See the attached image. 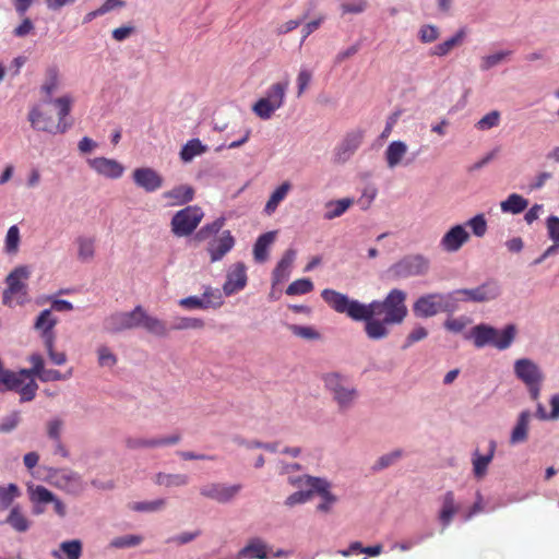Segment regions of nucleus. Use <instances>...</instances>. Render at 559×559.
I'll return each mask as SVG.
<instances>
[{"mask_svg":"<svg viewBox=\"0 0 559 559\" xmlns=\"http://www.w3.org/2000/svg\"><path fill=\"white\" fill-rule=\"evenodd\" d=\"M467 225L473 229L477 237H483L487 230V223L484 215L478 214L467 222Z\"/></svg>","mask_w":559,"mask_h":559,"instance_id":"nucleus-62","label":"nucleus"},{"mask_svg":"<svg viewBox=\"0 0 559 559\" xmlns=\"http://www.w3.org/2000/svg\"><path fill=\"white\" fill-rule=\"evenodd\" d=\"M510 55H511V51H499V52L486 56L481 60L480 68L483 70H489L490 68L502 62Z\"/></svg>","mask_w":559,"mask_h":559,"instance_id":"nucleus-56","label":"nucleus"},{"mask_svg":"<svg viewBox=\"0 0 559 559\" xmlns=\"http://www.w3.org/2000/svg\"><path fill=\"white\" fill-rule=\"evenodd\" d=\"M241 490V485L227 486L221 483H211L200 489V493L218 503L230 502Z\"/></svg>","mask_w":559,"mask_h":559,"instance_id":"nucleus-14","label":"nucleus"},{"mask_svg":"<svg viewBox=\"0 0 559 559\" xmlns=\"http://www.w3.org/2000/svg\"><path fill=\"white\" fill-rule=\"evenodd\" d=\"M168 206H179L189 203L194 198V189L189 185H179L162 194Z\"/></svg>","mask_w":559,"mask_h":559,"instance_id":"nucleus-20","label":"nucleus"},{"mask_svg":"<svg viewBox=\"0 0 559 559\" xmlns=\"http://www.w3.org/2000/svg\"><path fill=\"white\" fill-rule=\"evenodd\" d=\"M516 335V328L508 324L502 331H499L488 324H478L471 330V336L474 345L478 348L491 345L500 350L511 346Z\"/></svg>","mask_w":559,"mask_h":559,"instance_id":"nucleus-2","label":"nucleus"},{"mask_svg":"<svg viewBox=\"0 0 559 559\" xmlns=\"http://www.w3.org/2000/svg\"><path fill=\"white\" fill-rule=\"evenodd\" d=\"M225 225V218L218 217L214 222L202 226L198 233L195 234V240L204 241L209 239L211 236L216 235L221 231V229Z\"/></svg>","mask_w":559,"mask_h":559,"instance_id":"nucleus-42","label":"nucleus"},{"mask_svg":"<svg viewBox=\"0 0 559 559\" xmlns=\"http://www.w3.org/2000/svg\"><path fill=\"white\" fill-rule=\"evenodd\" d=\"M454 295V304L459 301L485 302L496 299L500 295V286L497 281L489 280L475 288L456 289L451 292Z\"/></svg>","mask_w":559,"mask_h":559,"instance_id":"nucleus-8","label":"nucleus"},{"mask_svg":"<svg viewBox=\"0 0 559 559\" xmlns=\"http://www.w3.org/2000/svg\"><path fill=\"white\" fill-rule=\"evenodd\" d=\"M324 383L341 409H347L353 405L357 397V390L349 385L344 377L338 373H328L324 377Z\"/></svg>","mask_w":559,"mask_h":559,"instance_id":"nucleus-7","label":"nucleus"},{"mask_svg":"<svg viewBox=\"0 0 559 559\" xmlns=\"http://www.w3.org/2000/svg\"><path fill=\"white\" fill-rule=\"evenodd\" d=\"M204 213L200 206L189 205L178 211L171 218V233L177 237L190 236L203 219Z\"/></svg>","mask_w":559,"mask_h":559,"instance_id":"nucleus-5","label":"nucleus"},{"mask_svg":"<svg viewBox=\"0 0 559 559\" xmlns=\"http://www.w3.org/2000/svg\"><path fill=\"white\" fill-rule=\"evenodd\" d=\"M403 455L402 450H394L391 453L384 454L374 464V469H383L395 463Z\"/></svg>","mask_w":559,"mask_h":559,"instance_id":"nucleus-61","label":"nucleus"},{"mask_svg":"<svg viewBox=\"0 0 559 559\" xmlns=\"http://www.w3.org/2000/svg\"><path fill=\"white\" fill-rule=\"evenodd\" d=\"M155 483L159 486L170 487H182L188 485L189 476L186 474H166L158 473L155 477Z\"/></svg>","mask_w":559,"mask_h":559,"instance_id":"nucleus-37","label":"nucleus"},{"mask_svg":"<svg viewBox=\"0 0 559 559\" xmlns=\"http://www.w3.org/2000/svg\"><path fill=\"white\" fill-rule=\"evenodd\" d=\"M28 361L32 364V367L28 369H22L24 381H29L31 379H34V377H37L41 382H51L67 380L72 376V369L68 370L66 373H61L56 369H46L43 356L37 353L32 354L28 357Z\"/></svg>","mask_w":559,"mask_h":559,"instance_id":"nucleus-9","label":"nucleus"},{"mask_svg":"<svg viewBox=\"0 0 559 559\" xmlns=\"http://www.w3.org/2000/svg\"><path fill=\"white\" fill-rule=\"evenodd\" d=\"M439 29L435 25H424L420 27L418 33V37L424 44L433 43L439 38Z\"/></svg>","mask_w":559,"mask_h":559,"instance_id":"nucleus-59","label":"nucleus"},{"mask_svg":"<svg viewBox=\"0 0 559 559\" xmlns=\"http://www.w3.org/2000/svg\"><path fill=\"white\" fill-rule=\"evenodd\" d=\"M59 86V73L57 68L51 67L46 71V81L41 85V92L47 96H51Z\"/></svg>","mask_w":559,"mask_h":559,"instance_id":"nucleus-47","label":"nucleus"},{"mask_svg":"<svg viewBox=\"0 0 559 559\" xmlns=\"http://www.w3.org/2000/svg\"><path fill=\"white\" fill-rule=\"evenodd\" d=\"M465 36V29H459L451 38L433 46L432 49L430 50V55L437 57L447 56L454 47L460 46L463 43Z\"/></svg>","mask_w":559,"mask_h":559,"instance_id":"nucleus-27","label":"nucleus"},{"mask_svg":"<svg viewBox=\"0 0 559 559\" xmlns=\"http://www.w3.org/2000/svg\"><path fill=\"white\" fill-rule=\"evenodd\" d=\"M57 324V319L52 317L51 310L45 309L43 310L35 321V329L38 330L41 334L44 343L47 342V337L51 336L55 340V333L52 332L53 328Z\"/></svg>","mask_w":559,"mask_h":559,"instance_id":"nucleus-25","label":"nucleus"},{"mask_svg":"<svg viewBox=\"0 0 559 559\" xmlns=\"http://www.w3.org/2000/svg\"><path fill=\"white\" fill-rule=\"evenodd\" d=\"M353 204L352 199H341L336 201H330L325 204L326 212L324 213V219L331 221L342 216Z\"/></svg>","mask_w":559,"mask_h":559,"instance_id":"nucleus-36","label":"nucleus"},{"mask_svg":"<svg viewBox=\"0 0 559 559\" xmlns=\"http://www.w3.org/2000/svg\"><path fill=\"white\" fill-rule=\"evenodd\" d=\"M429 269V262L421 255L406 257L390 267V273L396 278L417 276L425 274Z\"/></svg>","mask_w":559,"mask_h":559,"instance_id":"nucleus-11","label":"nucleus"},{"mask_svg":"<svg viewBox=\"0 0 559 559\" xmlns=\"http://www.w3.org/2000/svg\"><path fill=\"white\" fill-rule=\"evenodd\" d=\"M55 497L56 496L52 491L41 485H37L35 488L29 490L31 501L35 504L51 503V501L55 500Z\"/></svg>","mask_w":559,"mask_h":559,"instance_id":"nucleus-45","label":"nucleus"},{"mask_svg":"<svg viewBox=\"0 0 559 559\" xmlns=\"http://www.w3.org/2000/svg\"><path fill=\"white\" fill-rule=\"evenodd\" d=\"M362 131H354L346 135L340 146V153L344 154V159L352 155L362 143Z\"/></svg>","mask_w":559,"mask_h":559,"instance_id":"nucleus-39","label":"nucleus"},{"mask_svg":"<svg viewBox=\"0 0 559 559\" xmlns=\"http://www.w3.org/2000/svg\"><path fill=\"white\" fill-rule=\"evenodd\" d=\"M548 237L559 246V217L551 215L546 221Z\"/></svg>","mask_w":559,"mask_h":559,"instance_id":"nucleus-63","label":"nucleus"},{"mask_svg":"<svg viewBox=\"0 0 559 559\" xmlns=\"http://www.w3.org/2000/svg\"><path fill=\"white\" fill-rule=\"evenodd\" d=\"M207 309H217L224 304L223 294L219 288L206 287L202 294Z\"/></svg>","mask_w":559,"mask_h":559,"instance_id":"nucleus-44","label":"nucleus"},{"mask_svg":"<svg viewBox=\"0 0 559 559\" xmlns=\"http://www.w3.org/2000/svg\"><path fill=\"white\" fill-rule=\"evenodd\" d=\"M76 243H78V258L83 262L91 261L94 258V253H95L94 239L87 238V237H79L76 239Z\"/></svg>","mask_w":559,"mask_h":559,"instance_id":"nucleus-41","label":"nucleus"},{"mask_svg":"<svg viewBox=\"0 0 559 559\" xmlns=\"http://www.w3.org/2000/svg\"><path fill=\"white\" fill-rule=\"evenodd\" d=\"M132 178L134 183L146 192H154L162 188L163 177L153 168L140 167L133 170Z\"/></svg>","mask_w":559,"mask_h":559,"instance_id":"nucleus-17","label":"nucleus"},{"mask_svg":"<svg viewBox=\"0 0 559 559\" xmlns=\"http://www.w3.org/2000/svg\"><path fill=\"white\" fill-rule=\"evenodd\" d=\"M296 251L294 249H288L283 254L282 259L278 261L276 267L273 271V277L275 282H281L288 277L289 270L295 261Z\"/></svg>","mask_w":559,"mask_h":559,"instance_id":"nucleus-31","label":"nucleus"},{"mask_svg":"<svg viewBox=\"0 0 559 559\" xmlns=\"http://www.w3.org/2000/svg\"><path fill=\"white\" fill-rule=\"evenodd\" d=\"M313 289V283L309 278H299L294 281L286 288V294L289 296L304 295Z\"/></svg>","mask_w":559,"mask_h":559,"instance_id":"nucleus-50","label":"nucleus"},{"mask_svg":"<svg viewBox=\"0 0 559 559\" xmlns=\"http://www.w3.org/2000/svg\"><path fill=\"white\" fill-rule=\"evenodd\" d=\"M225 225V218L218 217L214 222L202 226L198 233L195 234V240L204 241L209 239L211 236L216 235L221 231V229Z\"/></svg>","mask_w":559,"mask_h":559,"instance_id":"nucleus-43","label":"nucleus"},{"mask_svg":"<svg viewBox=\"0 0 559 559\" xmlns=\"http://www.w3.org/2000/svg\"><path fill=\"white\" fill-rule=\"evenodd\" d=\"M82 555V543L79 539L62 542L59 550H53L56 559H80Z\"/></svg>","mask_w":559,"mask_h":559,"instance_id":"nucleus-28","label":"nucleus"},{"mask_svg":"<svg viewBox=\"0 0 559 559\" xmlns=\"http://www.w3.org/2000/svg\"><path fill=\"white\" fill-rule=\"evenodd\" d=\"M7 523L16 532H26L29 528L28 519L22 513L20 507H13L7 518Z\"/></svg>","mask_w":559,"mask_h":559,"instance_id":"nucleus-40","label":"nucleus"},{"mask_svg":"<svg viewBox=\"0 0 559 559\" xmlns=\"http://www.w3.org/2000/svg\"><path fill=\"white\" fill-rule=\"evenodd\" d=\"M528 205V201L518 193L510 194L507 200L500 203L503 213L520 214Z\"/></svg>","mask_w":559,"mask_h":559,"instance_id":"nucleus-32","label":"nucleus"},{"mask_svg":"<svg viewBox=\"0 0 559 559\" xmlns=\"http://www.w3.org/2000/svg\"><path fill=\"white\" fill-rule=\"evenodd\" d=\"M55 106L58 108V122H67L66 118L71 111L73 99L66 95L59 98H56L53 102Z\"/></svg>","mask_w":559,"mask_h":559,"instance_id":"nucleus-53","label":"nucleus"},{"mask_svg":"<svg viewBox=\"0 0 559 559\" xmlns=\"http://www.w3.org/2000/svg\"><path fill=\"white\" fill-rule=\"evenodd\" d=\"M31 272L27 266L21 265L11 271L5 277L7 288L2 294V302L8 307L14 304L24 305L28 300L27 281Z\"/></svg>","mask_w":559,"mask_h":559,"instance_id":"nucleus-3","label":"nucleus"},{"mask_svg":"<svg viewBox=\"0 0 559 559\" xmlns=\"http://www.w3.org/2000/svg\"><path fill=\"white\" fill-rule=\"evenodd\" d=\"M306 484L311 488L310 490L313 492H318L320 496H324L326 493H331L329 490V483L324 479L318 477H306Z\"/></svg>","mask_w":559,"mask_h":559,"instance_id":"nucleus-55","label":"nucleus"},{"mask_svg":"<svg viewBox=\"0 0 559 559\" xmlns=\"http://www.w3.org/2000/svg\"><path fill=\"white\" fill-rule=\"evenodd\" d=\"M140 326L144 328L147 332L157 336H165L167 334V328L165 322L155 317L148 316L144 309L143 316H141Z\"/></svg>","mask_w":559,"mask_h":559,"instance_id":"nucleus-35","label":"nucleus"},{"mask_svg":"<svg viewBox=\"0 0 559 559\" xmlns=\"http://www.w3.org/2000/svg\"><path fill=\"white\" fill-rule=\"evenodd\" d=\"M49 359L57 366H62L67 362V355L64 352L55 350V340L51 336L47 337V342L44 343Z\"/></svg>","mask_w":559,"mask_h":559,"instance_id":"nucleus-52","label":"nucleus"},{"mask_svg":"<svg viewBox=\"0 0 559 559\" xmlns=\"http://www.w3.org/2000/svg\"><path fill=\"white\" fill-rule=\"evenodd\" d=\"M247 267L242 262H237L230 266L227 272L226 281L223 285V292L226 296H231L242 290L247 285Z\"/></svg>","mask_w":559,"mask_h":559,"instance_id":"nucleus-15","label":"nucleus"},{"mask_svg":"<svg viewBox=\"0 0 559 559\" xmlns=\"http://www.w3.org/2000/svg\"><path fill=\"white\" fill-rule=\"evenodd\" d=\"M514 373L527 386L531 399L537 401L544 380V374L538 366L531 359L521 358L514 362Z\"/></svg>","mask_w":559,"mask_h":559,"instance_id":"nucleus-6","label":"nucleus"},{"mask_svg":"<svg viewBox=\"0 0 559 559\" xmlns=\"http://www.w3.org/2000/svg\"><path fill=\"white\" fill-rule=\"evenodd\" d=\"M290 331L299 337L307 338V340H317L320 337V334L310 326H302V325H290Z\"/></svg>","mask_w":559,"mask_h":559,"instance_id":"nucleus-64","label":"nucleus"},{"mask_svg":"<svg viewBox=\"0 0 559 559\" xmlns=\"http://www.w3.org/2000/svg\"><path fill=\"white\" fill-rule=\"evenodd\" d=\"M550 406H551V412L548 414L546 412L545 407L543 406V404L538 403L537 409H536V416L543 420L559 419V394H555L551 396Z\"/></svg>","mask_w":559,"mask_h":559,"instance_id":"nucleus-46","label":"nucleus"},{"mask_svg":"<svg viewBox=\"0 0 559 559\" xmlns=\"http://www.w3.org/2000/svg\"><path fill=\"white\" fill-rule=\"evenodd\" d=\"M88 166L98 175L109 179H118L124 173V167L116 159L94 157L87 160Z\"/></svg>","mask_w":559,"mask_h":559,"instance_id":"nucleus-18","label":"nucleus"},{"mask_svg":"<svg viewBox=\"0 0 559 559\" xmlns=\"http://www.w3.org/2000/svg\"><path fill=\"white\" fill-rule=\"evenodd\" d=\"M141 316L143 308L136 306L130 312H117L108 317L105 321V329L110 333H118L123 330L139 328L141 325Z\"/></svg>","mask_w":559,"mask_h":559,"instance_id":"nucleus-10","label":"nucleus"},{"mask_svg":"<svg viewBox=\"0 0 559 559\" xmlns=\"http://www.w3.org/2000/svg\"><path fill=\"white\" fill-rule=\"evenodd\" d=\"M50 479L53 486L74 496L80 495L84 490V483L81 476L70 469H56L50 474Z\"/></svg>","mask_w":559,"mask_h":559,"instance_id":"nucleus-12","label":"nucleus"},{"mask_svg":"<svg viewBox=\"0 0 559 559\" xmlns=\"http://www.w3.org/2000/svg\"><path fill=\"white\" fill-rule=\"evenodd\" d=\"M455 310L454 295L448 294H428L419 297L413 306L416 317L429 318L439 312H451Z\"/></svg>","mask_w":559,"mask_h":559,"instance_id":"nucleus-4","label":"nucleus"},{"mask_svg":"<svg viewBox=\"0 0 559 559\" xmlns=\"http://www.w3.org/2000/svg\"><path fill=\"white\" fill-rule=\"evenodd\" d=\"M207 147L199 139L189 140L180 151V158L183 163L191 162L195 156L205 153Z\"/></svg>","mask_w":559,"mask_h":559,"instance_id":"nucleus-34","label":"nucleus"},{"mask_svg":"<svg viewBox=\"0 0 559 559\" xmlns=\"http://www.w3.org/2000/svg\"><path fill=\"white\" fill-rule=\"evenodd\" d=\"M98 364L102 367H112L117 364V357L107 346H99L97 349Z\"/></svg>","mask_w":559,"mask_h":559,"instance_id":"nucleus-60","label":"nucleus"},{"mask_svg":"<svg viewBox=\"0 0 559 559\" xmlns=\"http://www.w3.org/2000/svg\"><path fill=\"white\" fill-rule=\"evenodd\" d=\"M468 239L467 230L462 225H455L443 235L440 246L447 252H456Z\"/></svg>","mask_w":559,"mask_h":559,"instance_id":"nucleus-19","label":"nucleus"},{"mask_svg":"<svg viewBox=\"0 0 559 559\" xmlns=\"http://www.w3.org/2000/svg\"><path fill=\"white\" fill-rule=\"evenodd\" d=\"M500 121V114L497 110L490 111L485 115L477 123L476 128L478 130L485 131L489 130L496 126H498Z\"/></svg>","mask_w":559,"mask_h":559,"instance_id":"nucleus-54","label":"nucleus"},{"mask_svg":"<svg viewBox=\"0 0 559 559\" xmlns=\"http://www.w3.org/2000/svg\"><path fill=\"white\" fill-rule=\"evenodd\" d=\"M165 504V499H157L150 502H135L132 506V510L138 512H154L163 509Z\"/></svg>","mask_w":559,"mask_h":559,"instance_id":"nucleus-57","label":"nucleus"},{"mask_svg":"<svg viewBox=\"0 0 559 559\" xmlns=\"http://www.w3.org/2000/svg\"><path fill=\"white\" fill-rule=\"evenodd\" d=\"M239 557L248 559H266L267 547L260 538H253L240 550Z\"/></svg>","mask_w":559,"mask_h":559,"instance_id":"nucleus-30","label":"nucleus"},{"mask_svg":"<svg viewBox=\"0 0 559 559\" xmlns=\"http://www.w3.org/2000/svg\"><path fill=\"white\" fill-rule=\"evenodd\" d=\"M236 240L230 230H223L221 235L212 239L206 247L211 262L221 261L234 247Z\"/></svg>","mask_w":559,"mask_h":559,"instance_id":"nucleus-16","label":"nucleus"},{"mask_svg":"<svg viewBox=\"0 0 559 559\" xmlns=\"http://www.w3.org/2000/svg\"><path fill=\"white\" fill-rule=\"evenodd\" d=\"M277 110L265 97L260 98L252 106V111L261 119L267 120Z\"/></svg>","mask_w":559,"mask_h":559,"instance_id":"nucleus-48","label":"nucleus"},{"mask_svg":"<svg viewBox=\"0 0 559 559\" xmlns=\"http://www.w3.org/2000/svg\"><path fill=\"white\" fill-rule=\"evenodd\" d=\"M530 418L531 413L528 411H523L520 414L518 423L511 432L510 442L512 444L524 442L527 439Z\"/></svg>","mask_w":559,"mask_h":559,"instance_id":"nucleus-29","label":"nucleus"},{"mask_svg":"<svg viewBox=\"0 0 559 559\" xmlns=\"http://www.w3.org/2000/svg\"><path fill=\"white\" fill-rule=\"evenodd\" d=\"M180 440L179 435H173L167 438H154V439H127V447L130 449H139V448H156L169 444H176Z\"/></svg>","mask_w":559,"mask_h":559,"instance_id":"nucleus-23","label":"nucleus"},{"mask_svg":"<svg viewBox=\"0 0 559 559\" xmlns=\"http://www.w3.org/2000/svg\"><path fill=\"white\" fill-rule=\"evenodd\" d=\"M205 325L204 321L200 318L180 317L176 319L173 330H199Z\"/></svg>","mask_w":559,"mask_h":559,"instance_id":"nucleus-51","label":"nucleus"},{"mask_svg":"<svg viewBox=\"0 0 559 559\" xmlns=\"http://www.w3.org/2000/svg\"><path fill=\"white\" fill-rule=\"evenodd\" d=\"M496 447H497L496 442L493 440H490L487 454L483 455L479 453L478 450H476L473 453V459H472L473 473L476 478L481 479L487 474L488 466L495 456Z\"/></svg>","mask_w":559,"mask_h":559,"instance_id":"nucleus-22","label":"nucleus"},{"mask_svg":"<svg viewBox=\"0 0 559 559\" xmlns=\"http://www.w3.org/2000/svg\"><path fill=\"white\" fill-rule=\"evenodd\" d=\"M290 188L292 186L288 181H285L278 186L266 202L264 212L271 215L276 210L278 204L286 198Z\"/></svg>","mask_w":559,"mask_h":559,"instance_id":"nucleus-38","label":"nucleus"},{"mask_svg":"<svg viewBox=\"0 0 559 559\" xmlns=\"http://www.w3.org/2000/svg\"><path fill=\"white\" fill-rule=\"evenodd\" d=\"M19 245L20 230L16 225H13L8 229L4 241V250L9 254H15L19 251Z\"/></svg>","mask_w":559,"mask_h":559,"instance_id":"nucleus-49","label":"nucleus"},{"mask_svg":"<svg viewBox=\"0 0 559 559\" xmlns=\"http://www.w3.org/2000/svg\"><path fill=\"white\" fill-rule=\"evenodd\" d=\"M288 84V81L274 83L266 92L265 98L277 109L284 105Z\"/></svg>","mask_w":559,"mask_h":559,"instance_id":"nucleus-33","label":"nucleus"},{"mask_svg":"<svg viewBox=\"0 0 559 559\" xmlns=\"http://www.w3.org/2000/svg\"><path fill=\"white\" fill-rule=\"evenodd\" d=\"M459 510L460 504L455 500L454 492L447 491L441 498V509L438 514V519L444 528L451 524Z\"/></svg>","mask_w":559,"mask_h":559,"instance_id":"nucleus-21","label":"nucleus"},{"mask_svg":"<svg viewBox=\"0 0 559 559\" xmlns=\"http://www.w3.org/2000/svg\"><path fill=\"white\" fill-rule=\"evenodd\" d=\"M321 297L335 312L344 313L354 321H365V333L373 341L385 338L390 333L388 325L400 324L407 316L406 294L397 288L383 300L370 304H361L331 288L323 289Z\"/></svg>","mask_w":559,"mask_h":559,"instance_id":"nucleus-1","label":"nucleus"},{"mask_svg":"<svg viewBox=\"0 0 559 559\" xmlns=\"http://www.w3.org/2000/svg\"><path fill=\"white\" fill-rule=\"evenodd\" d=\"M407 150V145L403 141L391 142L384 153L388 167L393 169L400 165Z\"/></svg>","mask_w":559,"mask_h":559,"instance_id":"nucleus-26","label":"nucleus"},{"mask_svg":"<svg viewBox=\"0 0 559 559\" xmlns=\"http://www.w3.org/2000/svg\"><path fill=\"white\" fill-rule=\"evenodd\" d=\"M28 120L34 129L52 134L64 133L71 126L69 122L55 123L50 115L40 111L37 107L31 109Z\"/></svg>","mask_w":559,"mask_h":559,"instance_id":"nucleus-13","label":"nucleus"},{"mask_svg":"<svg viewBox=\"0 0 559 559\" xmlns=\"http://www.w3.org/2000/svg\"><path fill=\"white\" fill-rule=\"evenodd\" d=\"M17 492H19V489L13 484H10L9 487H7V488L1 487L0 488V509L1 510L7 509L11 504L13 498L17 495Z\"/></svg>","mask_w":559,"mask_h":559,"instance_id":"nucleus-58","label":"nucleus"},{"mask_svg":"<svg viewBox=\"0 0 559 559\" xmlns=\"http://www.w3.org/2000/svg\"><path fill=\"white\" fill-rule=\"evenodd\" d=\"M276 231H267L258 237L253 246V258L257 262L263 263L269 258V248L274 242Z\"/></svg>","mask_w":559,"mask_h":559,"instance_id":"nucleus-24","label":"nucleus"}]
</instances>
